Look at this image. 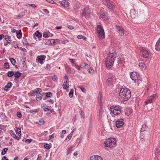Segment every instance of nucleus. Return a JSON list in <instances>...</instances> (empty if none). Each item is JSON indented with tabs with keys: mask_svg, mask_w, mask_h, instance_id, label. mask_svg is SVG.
<instances>
[{
	"mask_svg": "<svg viewBox=\"0 0 160 160\" xmlns=\"http://www.w3.org/2000/svg\"><path fill=\"white\" fill-rule=\"evenodd\" d=\"M125 111V114L127 116H129L131 113V110L129 108H126Z\"/></svg>",
	"mask_w": 160,
	"mask_h": 160,
	"instance_id": "obj_27",
	"label": "nucleus"
},
{
	"mask_svg": "<svg viewBox=\"0 0 160 160\" xmlns=\"http://www.w3.org/2000/svg\"><path fill=\"white\" fill-rule=\"evenodd\" d=\"M60 40L58 39H51L52 45H55L58 43H60Z\"/></svg>",
	"mask_w": 160,
	"mask_h": 160,
	"instance_id": "obj_22",
	"label": "nucleus"
},
{
	"mask_svg": "<svg viewBox=\"0 0 160 160\" xmlns=\"http://www.w3.org/2000/svg\"><path fill=\"white\" fill-rule=\"evenodd\" d=\"M45 44L46 45H52L51 39L47 40L46 42H45Z\"/></svg>",
	"mask_w": 160,
	"mask_h": 160,
	"instance_id": "obj_42",
	"label": "nucleus"
},
{
	"mask_svg": "<svg viewBox=\"0 0 160 160\" xmlns=\"http://www.w3.org/2000/svg\"><path fill=\"white\" fill-rule=\"evenodd\" d=\"M68 0H65L61 1L60 3L61 5L63 6L64 7H68L69 6V3L68 2Z\"/></svg>",
	"mask_w": 160,
	"mask_h": 160,
	"instance_id": "obj_7",
	"label": "nucleus"
},
{
	"mask_svg": "<svg viewBox=\"0 0 160 160\" xmlns=\"http://www.w3.org/2000/svg\"><path fill=\"white\" fill-rule=\"evenodd\" d=\"M154 99H155L152 98V97H150L146 100L145 102V103L146 105L148 103H151L152 102V101L154 100Z\"/></svg>",
	"mask_w": 160,
	"mask_h": 160,
	"instance_id": "obj_12",
	"label": "nucleus"
},
{
	"mask_svg": "<svg viewBox=\"0 0 160 160\" xmlns=\"http://www.w3.org/2000/svg\"><path fill=\"white\" fill-rule=\"evenodd\" d=\"M64 79L66 80V82L67 83H68L69 79L67 76L66 75L64 76Z\"/></svg>",
	"mask_w": 160,
	"mask_h": 160,
	"instance_id": "obj_51",
	"label": "nucleus"
},
{
	"mask_svg": "<svg viewBox=\"0 0 160 160\" xmlns=\"http://www.w3.org/2000/svg\"><path fill=\"white\" fill-rule=\"evenodd\" d=\"M142 57L146 58H148L149 56V53L145 49H142Z\"/></svg>",
	"mask_w": 160,
	"mask_h": 160,
	"instance_id": "obj_6",
	"label": "nucleus"
},
{
	"mask_svg": "<svg viewBox=\"0 0 160 160\" xmlns=\"http://www.w3.org/2000/svg\"><path fill=\"white\" fill-rule=\"evenodd\" d=\"M117 141H105L104 142L105 146L107 147L111 148L116 143Z\"/></svg>",
	"mask_w": 160,
	"mask_h": 160,
	"instance_id": "obj_4",
	"label": "nucleus"
},
{
	"mask_svg": "<svg viewBox=\"0 0 160 160\" xmlns=\"http://www.w3.org/2000/svg\"><path fill=\"white\" fill-rule=\"evenodd\" d=\"M131 97V92L128 89L121 88L119 92V98L122 102L128 100Z\"/></svg>",
	"mask_w": 160,
	"mask_h": 160,
	"instance_id": "obj_1",
	"label": "nucleus"
},
{
	"mask_svg": "<svg viewBox=\"0 0 160 160\" xmlns=\"http://www.w3.org/2000/svg\"><path fill=\"white\" fill-rule=\"evenodd\" d=\"M155 48L157 51H160V38L156 43Z\"/></svg>",
	"mask_w": 160,
	"mask_h": 160,
	"instance_id": "obj_16",
	"label": "nucleus"
},
{
	"mask_svg": "<svg viewBox=\"0 0 160 160\" xmlns=\"http://www.w3.org/2000/svg\"><path fill=\"white\" fill-rule=\"evenodd\" d=\"M1 160H9L8 158L6 156H4L2 157V159Z\"/></svg>",
	"mask_w": 160,
	"mask_h": 160,
	"instance_id": "obj_64",
	"label": "nucleus"
},
{
	"mask_svg": "<svg viewBox=\"0 0 160 160\" xmlns=\"http://www.w3.org/2000/svg\"><path fill=\"white\" fill-rule=\"evenodd\" d=\"M44 146L46 149L48 150L51 147V146L49 144L47 143L44 144Z\"/></svg>",
	"mask_w": 160,
	"mask_h": 160,
	"instance_id": "obj_44",
	"label": "nucleus"
},
{
	"mask_svg": "<svg viewBox=\"0 0 160 160\" xmlns=\"http://www.w3.org/2000/svg\"><path fill=\"white\" fill-rule=\"evenodd\" d=\"M17 117L19 118H21L22 117V114L21 113L19 112H17Z\"/></svg>",
	"mask_w": 160,
	"mask_h": 160,
	"instance_id": "obj_49",
	"label": "nucleus"
},
{
	"mask_svg": "<svg viewBox=\"0 0 160 160\" xmlns=\"http://www.w3.org/2000/svg\"><path fill=\"white\" fill-rule=\"evenodd\" d=\"M160 150L158 148H157L154 151V154L155 156V160H158V158L160 155Z\"/></svg>",
	"mask_w": 160,
	"mask_h": 160,
	"instance_id": "obj_10",
	"label": "nucleus"
},
{
	"mask_svg": "<svg viewBox=\"0 0 160 160\" xmlns=\"http://www.w3.org/2000/svg\"><path fill=\"white\" fill-rule=\"evenodd\" d=\"M117 54L115 52H110L107 55L105 60V64L107 68H110L113 64Z\"/></svg>",
	"mask_w": 160,
	"mask_h": 160,
	"instance_id": "obj_2",
	"label": "nucleus"
},
{
	"mask_svg": "<svg viewBox=\"0 0 160 160\" xmlns=\"http://www.w3.org/2000/svg\"><path fill=\"white\" fill-rule=\"evenodd\" d=\"M103 3V4L106 6L107 4L110 2L109 0H103L102 1Z\"/></svg>",
	"mask_w": 160,
	"mask_h": 160,
	"instance_id": "obj_47",
	"label": "nucleus"
},
{
	"mask_svg": "<svg viewBox=\"0 0 160 160\" xmlns=\"http://www.w3.org/2000/svg\"><path fill=\"white\" fill-rule=\"evenodd\" d=\"M73 89H71L70 92L69 93V95L70 97L72 98L73 96Z\"/></svg>",
	"mask_w": 160,
	"mask_h": 160,
	"instance_id": "obj_39",
	"label": "nucleus"
},
{
	"mask_svg": "<svg viewBox=\"0 0 160 160\" xmlns=\"http://www.w3.org/2000/svg\"><path fill=\"white\" fill-rule=\"evenodd\" d=\"M145 64L144 62H141L139 63V67H141L142 68H143L144 67Z\"/></svg>",
	"mask_w": 160,
	"mask_h": 160,
	"instance_id": "obj_46",
	"label": "nucleus"
},
{
	"mask_svg": "<svg viewBox=\"0 0 160 160\" xmlns=\"http://www.w3.org/2000/svg\"><path fill=\"white\" fill-rule=\"evenodd\" d=\"M92 130V127L91 126H89L88 128V133H89Z\"/></svg>",
	"mask_w": 160,
	"mask_h": 160,
	"instance_id": "obj_58",
	"label": "nucleus"
},
{
	"mask_svg": "<svg viewBox=\"0 0 160 160\" xmlns=\"http://www.w3.org/2000/svg\"><path fill=\"white\" fill-rule=\"evenodd\" d=\"M113 81L112 78H109L107 81V83L109 86L112 87L113 86Z\"/></svg>",
	"mask_w": 160,
	"mask_h": 160,
	"instance_id": "obj_14",
	"label": "nucleus"
},
{
	"mask_svg": "<svg viewBox=\"0 0 160 160\" xmlns=\"http://www.w3.org/2000/svg\"><path fill=\"white\" fill-rule=\"evenodd\" d=\"M22 33L21 30L18 31L16 32V36L17 38L20 39L22 37Z\"/></svg>",
	"mask_w": 160,
	"mask_h": 160,
	"instance_id": "obj_24",
	"label": "nucleus"
},
{
	"mask_svg": "<svg viewBox=\"0 0 160 160\" xmlns=\"http://www.w3.org/2000/svg\"><path fill=\"white\" fill-rule=\"evenodd\" d=\"M77 38L78 39H82L84 40H86L87 39V38L81 35H78Z\"/></svg>",
	"mask_w": 160,
	"mask_h": 160,
	"instance_id": "obj_33",
	"label": "nucleus"
},
{
	"mask_svg": "<svg viewBox=\"0 0 160 160\" xmlns=\"http://www.w3.org/2000/svg\"><path fill=\"white\" fill-rule=\"evenodd\" d=\"M100 109L98 112V116L99 118L102 116V114L103 113L102 106L103 104H100Z\"/></svg>",
	"mask_w": 160,
	"mask_h": 160,
	"instance_id": "obj_13",
	"label": "nucleus"
},
{
	"mask_svg": "<svg viewBox=\"0 0 160 160\" xmlns=\"http://www.w3.org/2000/svg\"><path fill=\"white\" fill-rule=\"evenodd\" d=\"M79 87L81 89V90L83 92H86V90L85 88H83L82 87H81L80 86H79Z\"/></svg>",
	"mask_w": 160,
	"mask_h": 160,
	"instance_id": "obj_56",
	"label": "nucleus"
},
{
	"mask_svg": "<svg viewBox=\"0 0 160 160\" xmlns=\"http://www.w3.org/2000/svg\"><path fill=\"white\" fill-rule=\"evenodd\" d=\"M14 75V73L12 71H10L7 73V76L8 77H11Z\"/></svg>",
	"mask_w": 160,
	"mask_h": 160,
	"instance_id": "obj_34",
	"label": "nucleus"
},
{
	"mask_svg": "<svg viewBox=\"0 0 160 160\" xmlns=\"http://www.w3.org/2000/svg\"><path fill=\"white\" fill-rule=\"evenodd\" d=\"M90 160H103L102 158L98 155H94L90 157Z\"/></svg>",
	"mask_w": 160,
	"mask_h": 160,
	"instance_id": "obj_11",
	"label": "nucleus"
},
{
	"mask_svg": "<svg viewBox=\"0 0 160 160\" xmlns=\"http://www.w3.org/2000/svg\"><path fill=\"white\" fill-rule=\"evenodd\" d=\"M22 73L17 71L16 72L15 74H14L15 78L14 80H16V79L18 78L19 77H20Z\"/></svg>",
	"mask_w": 160,
	"mask_h": 160,
	"instance_id": "obj_19",
	"label": "nucleus"
},
{
	"mask_svg": "<svg viewBox=\"0 0 160 160\" xmlns=\"http://www.w3.org/2000/svg\"><path fill=\"white\" fill-rule=\"evenodd\" d=\"M121 30H119V31H118L119 33V35L121 36H122L124 35V30L123 28H121Z\"/></svg>",
	"mask_w": 160,
	"mask_h": 160,
	"instance_id": "obj_37",
	"label": "nucleus"
},
{
	"mask_svg": "<svg viewBox=\"0 0 160 160\" xmlns=\"http://www.w3.org/2000/svg\"><path fill=\"white\" fill-rule=\"evenodd\" d=\"M111 110L114 109L115 110H116L117 112H119L120 113L121 112V109L119 108L117 106L113 107L111 106L110 107Z\"/></svg>",
	"mask_w": 160,
	"mask_h": 160,
	"instance_id": "obj_21",
	"label": "nucleus"
},
{
	"mask_svg": "<svg viewBox=\"0 0 160 160\" xmlns=\"http://www.w3.org/2000/svg\"><path fill=\"white\" fill-rule=\"evenodd\" d=\"M36 95H36V100L37 101H39L41 100L42 98V96H40L39 95V94H37Z\"/></svg>",
	"mask_w": 160,
	"mask_h": 160,
	"instance_id": "obj_31",
	"label": "nucleus"
},
{
	"mask_svg": "<svg viewBox=\"0 0 160 160\" xmlns=\"http://www.w3.org/2000/svg\"><path fill=\"white\" fill-rule=\"evenodd\" d=\"M9 60L12 63V64L13 65H14L16 62V61L15 59L13 58H9Z\"/></svg>",
	"mask_w": 160,
	"mask_h": 160,
	"instance_id": "obj_36",
	"label": "nucleus"
},
{
	"mask_svg": "<svg viewBox=\"0 0 160 160\" xmlns=\"http://www.w3.org/2000/svg\"><path fill=\"white\" fill-rule=\"evenodd\" d=\"M46 0L48 2H49L51 3H52V4L54 3L55 2L54 1L52 0Z\"/></svg>",
	"mask_w": 160,
	"mask_h": 160,
	"instance_id": "obj_59",
	"label": "nucleus"
},
{
	"mask_svg": "<svg viewBox=\"0 0 160 160\" xmlns=\"http://www.w3.org/2000/svg\"><path fill=\"white\" fill-rule=\"evenodd\" d=\"M84 13H85V15L86 16H87L88 17H89L90 16V13L88 12V11L86 12H84L83 13V14H84Z\"/></svg>",
	"mask_w": 160,
	"mask_h": 160,
	"instance_id": "obj_55",
	"label": "nucleus"
},
{
	"mask_svg": "<svg viewBox=\"0 0 160 160\" xmlns=\"http://www.w3.org/2000/svg\"><path fill=\"white\" fill-rule=\"evenodd\" d=\"M111 112L115 115H118V114H120V113L119 112H117L116 110H115L113 109L112 110H111Z\"/></svg>",
	"mask_w": 160,
	"mask_h": 160,
	"instance_id": "obj_41",
	"label": "nucleus"
},
{
	"mask_svg": "<svg viewBox=\"0 0 160 160\" xmlns=\"http://www.w3.org/2000/svg\"><path fill=\"white\" fill-rule=\"evenodd\" d=\"M22 42L23 43V45H29V44L28 43L27 40L25 38H23L22 40Z\"/></svg>",
	"mask_w": 160,
	"mask_h": 160,
	"instance_id": "obj_28",
	"label": "nucleus"
},
{
	"mask_svg": "<svg viewBox=\"0 0 160 160\" xmlns=\"http://www.w3.org/2000/svg\"><path fill=\"white\" fill-rule=\"evenodd\" d=\"M12 83L11 82H9L8 83L7 85L5 86L4 88V90L6 91H8V89L11 88Z\"/></svg>",
	"mask_w": 160,
	"mask_h": 160,
	"instance_id": "obj_15",
	"label": "nucleus"
},
{
	"mask_svg": "<svg viewBox=\"0 0 160 160\" xmlns=\"http://www.w3.org/2000/svg\"><path fill=\"white\" fill-rule=\"evenodd\" d=\"M45 57L46 56L44 55L40 56L38 59V62L41 63H42L43 61L45 59Z\"/></svg>",
	"mask_w": 160,
	"mask_h": 160,
	"instance_id": "obj_25",
	"label": "nucleus"
},
{
	"mask_svg": "<svg viewBox=\"0 0 160 160\" xmlns=\"http://www.w3.org/2000/svg\"><path fill=\"white\" fill-rule=\"evenodd\" d=\"M25 13L23 12H21L20 14L17 16L18 18H20L22 17H23L25 15Z\"/></svg>",
	"mask_w": 160,
	"mask_h": 160,
	"instance_id": "obj_35",
	"label": "nucleus"
},
{
	"mask_svg": "<svg viewBox=\"0 0 160 160\" xmlns=\"http://www.w3.org/2000/svg\"><path fill=\"white\" fill-rule=\"evenodd\" d=\"M68 27L70 29H73L74 28V27L73 26L70 25H68Z\"/></svg>",
	"mask_w": 160,
	"mask_h": 160,
	"instance_id": "obj_61",
	"label": "nucleus"
},
{
	"mask_svg": "<svg viewBox=\"0 0 160 160\" xmlns=\"http://www.w3.org/2000/svg\"><path fill=\"white\" fill-rule=\"evenodd\" d=\"M43 37L45 38H47L48 37V36L46 33H44L43 34Z\"/></svg>",
	"mask_w": 160,
	"mask_h": 160,
	"instance_id": "obj_60",
	"label": "nucleus"
},
{
	"mask_svg": "<svg viewBox=\"0 0 160 160\" xmlns=\"http://www.w3.org/2000/svg\"><path fill=\"white\" fill-rule=\"evenodd\" d=\"M52 95V93L50 92H46V96L47 97H50Z\"/></svg>",
	"mask_w": 160,
	"mask_h": 160,
	"instance_id": "obj_45",
	"label": "nucleus"
},
{
	"mask_svg": "<svg viewBox=\"0 0 160 160\" xmlns=\"http://www.w3.org/2000/svg\"><path fill=\"white\" fill-rule=\"evenodd\" d=\"M124 124L123 119H121L116 122V125L117 128H120L122 127Z\"/></svg>",
	"mask_w": 160,
	"mask_h": 160,
	"instance_id": "obj_5",
	"label": "nucleus"
},
{
	"mask_svg": "<svg viewBox=\"0 0 160 160\" xmlns=\"http://www.w3.org/2000/svg\"><path fill=\"white\" fill-rule=\"evenodd\" d=\"M136 72H133L131 73L130 75V78H131L132 79L133 81H135L136 78Z\"/></svg>",
	"mask_w": 160,
	"mask_h": 160,
	"instance_id": "obj_17",
	"label": "nucleus"
},
{
	"mask_svg": "<svg viewBox=\"0 0 160 160\" xmlns=\"http://www.w3.org/2000/svg\"><path fill=\"white\" fill-rule=\"evenodd\" d=\"M10 133L12 136L16 140H19V138L16 135L14 132L12 130H10L9 132Z\"/></svg>",
	"mask_w": 160,
	"mask_h": 160,
	"instance_id": "obj_18",
	"label": "nucleus"
},
{
	"mask_svg": "<svg viewBox=\"0 0 160 160\" xmlns=\"http://www.w3.org/2000/svg\"><path fill=\"white\" fill-rule=\"evenodd\" d=\"M38 93V91L37 90V89H35L34 90L31 91L29 93H28L29 96H35Z\"/></svg>",
	"mask_w": 160,
	"mask_h": 160,
	"instance_id": "obj_20",
	"label": "nucleus"
},
{
	"mask_svg": "<svg viewBox=\"0 0 160 160\" xmlns=\"http://www.w3.org/2000/svg\"><path fill=\"white\" fill-rule=\"evenodd\" d=\"M11 32H13V33H15V32H17V31H18V30H16V29H11Z\"/></svg>",
	"mask_w": 160,
	"mask_h": 160,
	"instance_id": "obj_62",
	"label": "nucleus"
},
{
	"mask_svg": "<svg viewBox=\"0 0 160 160\" xmlns=\"http://www.w3.org/2000/svg\"><path fill=\"white\" fill-rule=\"evenodd\" d=\"M51 77L54 81L56 82L57 81V78L55 75H54L53 76H51Z\"/></svg>",
	"mask_w": 160,
	"mask_h": 160,
	"instance_id": "obj_48",
	"label": "nucleus"
},
{
	"mask_svg": "<svg viewBox=\"0 0 160 160\" xmlns=\"http://www.w3.org/2000/svg\"><path fill=\"white\" fill-rule=\"evenodd\" d=\"M34 34H35L36 36L38 38H41L42 37V34L40 33L38 31H37L34 33Z\"/></svg>",
	"mask_w": 160,
	"mask_h": 160,
	"instance_id": "obj_29",
	"label": "nucleus"
},
{
	"mask_svg": "<svg viewBox=\"0 0 160 160\" xmlns=\"http://www.w3.org/2000/svg\"><path fill=\"white\" fill-rule=\"evenodd\" d=\"M4 39L5 40L7 41V42H5L4 43V45L5 46H6L8 44H10L11 43V40L9 36L8 35H6Z\"/></svg>",
	"mask_w": 160,
	"mask_h": 160,
	"instance_id": "obj_8",
	"label": "nucleus"
},
{
	"mask_svg": "<svg viewBox=\"0 0 160 160\" xmlns=\"http://www.w3.org/2000/svg\"><path fill=\"white\" fill-rule=\"evenodd\" d=\"M8 149V148H5L3 149L2 151L1 154L2 155H4L6 153Z\"/></svg>",
	"mask_w": 160,
	"mask_h": 160,
	"instance_id": "obj_32",
	"label": "nucleus"
},
{
	"mask_svg": "<svg viewBox=\"0 0 160 160\" xmlns=\"http://www.w3.org/2000/svg\"><path fill=\"white\" fill-rule=\"evenodd\" d=\"M15 130L18 136L20 135H21L20 128H15Z\"/></svg>",
	"mask_w": 160,
	"mask_h": 160,
	"instance_id": "obj_26",
	"label": "nucleus"
},
{
	"mask_svg": "<svg viewBox=\"0 0 160 160\" xmlns=\"http://www.w3.org/2000/svg\"><path fill=\"white\" fill-rule=\"evenodd\" d=\"M88 72L90 74H93L94 72V71L92 69H90L88 70Z\"/></svg>",
	"mask_w": 160,
	"mask_h": 160,
	"instance_id": "obj_53",
	"label": "nucleus"
},
{
	"mask_svg": "<svg viewBox=\"0 0 160 160\" xmlns=\"http://www.w3.org/2000/svg\"><path fill=\"white\" fill-rule=\"evenodd\" d=\"M43 11L46 14H48L49 13V11L47 9H43Z\"/></svg>",
	"mask_w": 160,
	"mask_h": 160,
	"instance_id": "obj_54",
	"label": "nucleus"
},
{
	"mask_svg": "<svg viewBox=\"0 0 160 160\" xmlns=\"http://www.w3.org/2000/svg\"><path fill=\"white\" fill-rule=\"evenodd\" d=\"M147 127L148 128V126H147L146 125H143L142 126V128H141V132H143V131H144L145 130V129H144V128H146Z\"/></svg>",
	"mask_w": 160,
	"mask_h": 160,
	"instance_id": "obj_50",
	"label": "nucleus"
},
{
	"mask_svg": "<svg viewBox=\"0 0 160 160\" xmlns=\"http://www.w3.org/2000/svg\"><path fill=\"white\" fill-rule=\"evenodd\" d=\"M116 27L117 28V30L118 32L119 31V30H121V28H123L122 27H121L119 26H117Z\"/></svg>",
	"mask_w": 160,
	"mask_h": 160,
	"instance_id": "obj_63",
	"label": "nucleus"
},
{
	"mask_svg": "<svg viewBox=\"0 0 160 160\" xmlns=\"http://www.w3.org/2000/svg\"><path fill=\"white\" fill-rule=\"evenodd\" d=\"M107 8L109 9H113L115 8V5L114 3L112 2V3L110 1L108 3L106 6Z\"/></svg>",
	"mask_w": 160,
	"mask_h": 160,
	"instance_id": "obj_9",
	"label": "nucleus"
},
{
	"mask_svg": "<svg viewBox=\"0 0 160 160\" xmlns=\"http://www.w3.org/2000/svg\"><path fill=\"white\" fill-rule=\"evenodd\" d=\"M38 122L39 123L37 122V123L38 124L41 125L44 124L45 123L44 120L42 119H41L40 120H39Z\"/></svg>",
	"mask_w": 160,
	"mask_h": 160,
	"instance_id": "obj_38",
	"label": "nucleus"
},
{
	"mask_svg": "<svg viewBox=\"0 0 160 160\" xmlns=\"http://www.w3.org/2000/svg\"><path fill=\"white\" fill-rule=\"evenodd\" d=\"M39 111V109H36L35 110H32L30 111V112L32 114H35L37 113Z\"/></svg>",
	"mask_w": 160,
	"mask_h": 160,
	"instance_id": "obj_40",
	"label": "nucleus"
},
{
	"mask_svg": "<svg viewBox=\"0 0 160 160\" xmlns=\"http://www.w3.org/2000/svg\"><path fill=\"white\" fill-rule=\"evenodd\" d=\"M62 87L64 89H66L69 88V85L68 83H66V82H64L62 85Z\"/></svg>",
	"mask_w": 160,
	"mask_h": 160,
	"instance_id": "obj_30",
	"label": "nucleus"
},
{
	"mask_svg": "<svg viewBox=\"0 0 160 160\" xmlns=\"http://www.w3.org/2000/svg\"><path fill=\"white\" fill-rule=\"evenodd\" d=\"M4 67L6 69L9 68V65L8 62H7L4 63Z\"/></svg>",
	"mask_w": 160,
	"mask_h": 160,
	"instance_id": "obj_43",
	"label": "nucleus"
},
{
	"mask_svg": "<svg viewBox=\"0 0 160 160\" xmlns=\"http://www.w3.org/2000/svg\"><path fill=\"white\" fill-rule=\"evenodd\" d=\"M102 94L101 93L99 92L98 97V103L99 105H100V104H102Z\"/></svg>",
	"mask_w": 160,
	"mask_h": 160,
	"instance_id": "obj_23",
	"label": "nucleus"
},
{
	"mask_svg": "<svg viewBox=\"0 0 160 160\" xmlns=\"http://www.w3.org/2000/svg\"><path fill=\"white\" fill-rule=\"evenodd\" d=\"M69 60L72 63V64L73 66L75 65V64H76L75 62V60L72 59H69Z\"/></svg>",
	"mask_w": 160,
	"mask_h": 160,
	"instance_id": "obj_52",
	"label": "nucleus"
},
{
	"mask_svg": "<svg viewBox=\"0 0 160 160\" xmlns=\"http://www.w3.org/2000/svg\"><path fill=\"white\" fill-rule=\"evenodd\" d=\"M72 136V134H70L68 136H67V138H66V139L65 140H67V138L70 139L71 138Z\"/></svg>",
	"mask_w": 160,
	"mask_h": 160,
	"instance_id": "obj_57",
	"label": "nucleus"
},
{
	"mask_svg": "<svg viewBox=\"0 0 160 160\" xmlns=\"http://www.w3.org/2000/svg\"><path fill=\"white\" fill-rule=\"evenodd\" d=\"M96 31L99 39H102L105 38V33L102 26L100 25H97Z\"/></svg>",
	"mask_w": 160,
	"mask_h": 160,
	"instance_id": "obj_3",
	"label": "nucleus"
}]
</instances>
